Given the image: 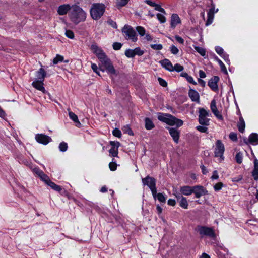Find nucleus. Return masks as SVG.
Wrapping results in <instances>:
<instances>
[{
    "label": "nucleus",
    "mask_w": 258,
    "mask_h": 258,
    "mask_svg": "<svg viewBox=\"0 0 258 258\" xmlns=\"http://www.w3.org/2000/svg\"><path fill=\"white\" fill-rule=\"evenodd\" d=\"M70 20L75 25L86 20L87 14L80 6L74 5L69 15Z\"/></svg>",
    "instance_id": "obj_1"
},
{
    "label": "nucleus",
    "mask_w": 258,
    "mask_h": 258,
    "mask_svg": "<svg viewBox=\"0 0 258 258\" xmlns=\"http://www.w3.org/2000/svg\"><path fill=\"white\" fill-rule=\"evenodd\" d=\"M143 185L147 186L151 190L154 199L156 200L157 199L161 202V193H157V188L156 187V179L149 175L145 178L142 179Z\"/></svg>",
    "instance_id": "obj_2"
},
{
    "label": "nucleus",
    "mask_w": 258,
    "mask_h": 258,
    "mask_svg": "<svg viewBox=\"0 0 258 258\" xmlns=\"http://www.w3.org/2000/svg\"><path fill=\"white\" fill-rule=\"evenodd\" d=\"M106 7L102 3H93L90 10L91 18L95 20H98L103 15Z\"/></svg>",
    "instance_id": "obj_3"
},
{
    "label": "nucleus",
    "mask_w": 258,
    "mask_h": 258,
    "mask_svg": "<svg viewBox=\"0 0 258 258\" xmlns=\"http://www.w3.org/2000/svg\"><path fill=\"white\" fill-rule=\"evenodd\" d=\"M99 61L101 63V66L99 68L100 70L102 72L106 71L108 74L110 75H117L116 71L114 69L110 59L109 58L107 55L99 60Z\"/></svg>",
    "instance_id": "obj_4"
},
{
    "label": "nucleus",
    "mask_w": 258,
    "mask_h": 258,
    "mask_svg": "<svg viewBox=\"0 0 258 258\" xmlns=\"http://www.w3.org/2000/svg\"><path fill=\"white\" fill-rule=\"evenodd\" d=\"M162 122L169 125H175L177 127L181 126L183 124L182 120L167 113L162 114Z\"/></svg>",
    "instance_id": "obj_5"
},
{
    "label": "nucleus",
    "mask_w": 258,
    "mask_h": 258,
    "mask_svg": "<svg viewBox=\"0 0 258 258\" xmlns=\"http://www.w3.org/2000/svg\"><path fill=\"white\" fill-rule=\"evenodd\" d=\"M122 32L126 39H131L134 42L137 41L136 32L132 26L125 25L122 29Z\"/></svg>",
    "instance_id": "obj_6"
},
{
    "label": "nucleus",
    "mask_w": 258,
    "mask_h": 258,
    "mask_svg": "<svg viewBox=\"0 0 258 258\" xmlns=\"http://www.w3.org/2000/svg\"><path fill=\"white\" fill-rule=\"evenodd\" d=\"M197 231L201 237L206 236L211 238H215L216 236L214 230L210 227L198 226Z\"/></svg>",
    "instance_id": "obj_7"
},
{
    "label": "nucleus",
    "mask_w": 258,
    "mask_h": 258,
    "mask_svg": "<svg viewBox=\"0 0 258 258\" xmlns=\"http://www.w3.org/2000/svg\"><path fill=\"white\" fill-rule=\"evenodd\" d=\"M199 122L200 124L205 126L209 125V119L208 118L210 115L209 111L202 108L199 109Z\"/></svg>",
    "instance_id": "obj_8"
},
{
    "label": "nucleus",
    "mask_w": 258,
    "mask_h": 258,
    "mask_svg": "<svg viewBox=\"0 0 258 258\" xmlns=\"http://www.w3.org/2000/svg\"><path fill=\"white\" fill-rule=\"evenodd\" d=\"M224 151L225 148L224 144L220 140H217L216 143V147L214 151L215 156L220 157L221 160H223Z\"/></svg>",
    "instance_id": "obj_9"
},
{
    "label": "nucleus",
    "mask_w": 258,
    "mask_h": 258,
    "mask_svg": "<svg viewBox=\"0 0 258 258\" xmlns=\"http://www.w3.org/2000/svg\"><path fill=\"white\" fill-rule=\"evenodd\" d=\"M35 138L38 143L44 145H46L52 141V139L50 137L43 134H36Z\"/></svg>",
    "instance_id": "obj_10"
},
{
    "label": "nucleus",
    "mask_w": 258,
    "mask_h": 258,
    "mask_svg": "<svg viewBox=\"0 0 258 258\" xmlns=\"http://www.w3.org/2000/svg\"><path fill=\"white\" fill-rule=\"evenodd\" d=\"M175 196L177 198L178 202L180 206L183 209H187L188 207V204L187 199L180 194L176 193L175 194Z\"/></svg>",
    "instance_id": "obj_11"
},
{
    "label": "nucleus",
    "mask_w": 258,
    "mask_h": 258,
    "mask_svg": "<svg viewBox=\"0 0 258 258\" xmlns=\"http://www.w3.org/2000/svg\"><path fill=\"white\" fill-rule=\"evenodd\" d=\"M193 193L195 194L197 198H199L201 196L207 194V191L201 186H195L193 187Z\"/></svg>",
    "instance_id": "obj_12"
},
{
    "label": "nucleus",
    "mask_w": 258,
    "mask_h": 258,
    "mask_svg": "<svg viewBox=\"0 0 258 258\" xmlns=\"http://www.w3.org/2000/svg\"><path fill=\"white\" fill-rule=\"evenodd\" d=\"M169 133L170 136L172 137L173 141L176 143H178L179 142L180 137V132L178 130L173 127L168 128Z\"/></svg>",
    "instance_id": "obj_13"
},
{
    "label": "nucleus",
    "mask_w": 258,
    "mask_h": 258,
    "mask_svg": "<svg viewBox=\"0 0 258 258\" xmlns=\"http://www.w3.org/2000/svg\"><path fill=\"white\" fill-rule=\"evenodd\" d=\"M181 21L179 16L176 14H173L171 17L170 25L171 28H175L178 24H181Z\"/></svg>",
    "instance_id": "obj_14"
},
{
    "label": "nucleus",
    "mask_w": 258,
    "mask_h": 258,
    "mask_svg": "<svg viewBox=\"0 0 258 258\" xmlns=\"http://www.w3.org/2000/svg\"><path fill=\"white\" fill-rule=\"evenodd\" d=\"M72 7L69 4H63L59 6L57 9V13L59 15H64L71 10Z\"/></svg>",
    "instance_id": "obj_15"
},
{
    "label": "nucleus",
    "mask_w": 258,
    "mask_h": 258,
    "mask_svg": "<svg viewBox=\"0 0 258 258\" xmlns=\"http://www.w3.org/2000/svg\"><path fill=\"white\" fill-rule=\"evenodd\" d=\"M44 81H40L39 80H35L32 83V86L39 91H42L45 93L47 91L44 87Z\"/></svg>",
    "instance_id": "obj_16"
},
{
    "label": "nucleus",
    "mask_w": 258,
    "mask_h": 258,
    "mask_svg": "<svg viewBox=\"0 0 258 258\" xmlns=\"http://www.w3.org/2000/svg\"><path fill=\"white\" fill-rule=\"evenodd\" d=\"M216 104V101L215 100H213L211 101L210 105L211 111L217 118L219 119H222V116L218 111Z\"/></svg>",
    "instance_id": "obj_17"
},
{
    "label": "nucleus",
    "mask_w": 258,
    "mask_h": 258,
    "mask_svg": "<svg viewBox=\"0 0 258 258\" xmlns=\"http://www.w3.org/2000/svg\"><path fill=\"white\" fill-rule=\"evenodd\" d=\"M188 95L192 101L200 102V95L197 91L190 89L188 92Z\"/></svg>",
    "instance_id": "obj_18"
},
{
    "label": "nucleus",
    "mask_w": 258,
    "mask_h": 258,
    "mask_svg": "<svg viewBox=\"0 0 258 258\" xmlns=\"http://www.w3.org/2000/svg\"><path fill=\"white\" fill-rule=\"evenodd\" d=\"M219 80V77L217 76L214 77L208 82V86L213 91H217L218 90L217 83Z\"/></svg>",
    "instance_id": "obj_19"
},
{
    "label": "nucleus",
    "mask_w": 258,
    "mask_h": 258,
    "mask_svg": "<svg viewBox=\"0 0 258 258\" xmlns=\"http://www.w3.org/2000/svg\"><path fill=\"white\" fill-rule=\"evenodd\" d=\"M36 76L37 78L35 80H39L40 81H44L45 78L46 77V72L45 70L41 67L36 72Z\"/></svg>",
    "instance_id": "obj_20"
},
{
    "label": "nucleus",
    "mask_w": 258,
    "mask_h": 258,
    "mask_svg": "<svg viewBox=\"0 0 258 258\" xmlns=\"http://www.w3.org/2000/svg\"><path fill=\"white\" fill-rule=\"evenodd\" d=\"M180 195L185 196H189L193 193V187L189 186H183L180 187Z\"/></svg>",
    "instance_id": "obj_21"
},
{
    "label": "nucleus",
    "mask_w": 258,
    "mask_h": 258,
    "mask_svg": "<svg viewBox=\"0 0 258 258\" xmlns=\"http://www.w3.org/2000/svg\"><path fill=\"white\" fill-rule=\"evenodd\" d=\"M47 185L50 187L54 190L59 192L61 195H63V193L66 192V190L63 189L60 186L56 184L51 180L49 182Z\"/></svg>",
    "instance_id": "obj_22"
},
{
    "label": "nucleus",
    "mask_w": 258,
    "mask_h": 258,
    "mask_svg": "<svg viewBox=\"0 0 258 258\" xmlns=\"http://www.w3.org/2000/svg\"><path fill=\"white\" fill-rule=\"evenodd\" d=\"M69 116L70 118L74 122L77 127H80L81 126V124L79 121L78 116L74 113L71 111L69 112Z\"/></svg>",
    "instance_id": "obj_23"
},
{
    "label": "nucleus",
    "mask_w": 258,
    "mask_h": 258,
    "mask_svg": "<svg viewBox=\"0 0 258 258\" xmlns=\"http://www.w3.org/2000/svg\"><path fill=\"white\" fill-rule=\"evenodd\" d=\"M162 66L169 71H173V66L170 61L167 59L162 60Z\"/></svg>",
    "instance_id": "obj_24"
},
{
    "label": "nucleus",
    "mask_w": 258,
    "mask_h": 258,
    "mask_svg": "<svg viewBox=\"0 0 258 258\" xmlns=\"http://www.w3.org/2000/svg\"><path fill=\"white\" fill-rule=\"evenodd\" d=\"M249 142L253 145L258 144V134L256 133H252L250 135L248 139Z\"/></svg>",
    "instance_id": "obj_25"
},
{
    "label": "nucleus",
    "mask_w": 258,
    "mask_h": 258,
    "mask_svg": "<svg viewBox=\"0 0 258 258\" xmlns=\"http://www.w3.org/2000/svg\"><path fill=\"white\" fill-rule=\"evenodd\" d=\"M252 176L255 180H258V160L256 158L254 160V169L252 171Z\"/></svg>",
    "instance_id": "obj_26"
},
{
    "label": "nucleus",
    "mask_w": 258,
    "mask_h": 258,
    "mask_svg": "<svg viewBox=\"0 0 258 258\" xmlns=\"http://www.w3.org/2000/svg\"><path fill=\"white\" fill-rule=\"evenodd\" d=\"M145 128L146 130H150L154 127V124L152 120L150 118L148 117H146L145 119Z\"/></svg>",
    "instance_id": "obj_27"
},
{
    "label": "nucleus",
    "mask_w": 258,
    "mask_h": 258,
    "mask_svg": "<svg viewBox=\"0 0 258 258\" xmlns=\"http://www.w3.org/2000/svg\"><path fill=\"white\" fill-rule=\"evenodd\" d=\"M238 130L241 133H243L245 127V123L243 118L241 116L239 118V121L237 124Z\"/></svg>",
    "instance_id": "obj_28"
},
{
    "label": "nucleus",
    "mask_w": 258,
    "mask_h": 258,
    "mask_svg": "<svg viewBox=\"0 0 258 258\" xmlns=\"http://www.w3.org/2000/svg\"><path fill=\"white\" fill-rule=\"evenodd\" d=\"M180 76L184 78H185L186 80L189 83H191L194 85L197 84V83L195 81V80H194V78L191 76L188 75V74L187 73L182 72L181 73Z\"/></svg>",
    "instance_id": "obj_29"
},
{
    "label": "nucleus",
    "mask_w": 258,
    "mask_h": 258,
    "mask_svg": "<svg viewBox=\"0 0 258 258\" xmlns=\"http://www.w3.org/2000/svg\"><path fill=\"white\" fill-rule=\"evenodd\" d=\"M32 172L35 176L40 177L44 173V172L40 169L38 166L34 167L32 169Z\"/></svg>",
    "instance_id": "obj_30"
},
{
    "label": "nucleus",
    "mask_w": 258,
    "mask_h": 258,
    "mask_svg": "<svg viewBox=\"0 0 258 258\" xmlns=\"http://www.w3.org/2000/svg\"><path fill=\"white\" fill-rule=\"evenodd\" d=\"M94 54H96L99 60L101 59L104 57L106 56L104 51L100 48H98V49H97L96 51L94 52Z\"/></svg>",
    "instance_id": "obj_31"
},
{
    "label": "nucleus",
    "mask_w": 258,
    "mask_h": 258,
    "mask_svg": "<svg viewBox=\"0 0 258 258\" xmlns=\"http://www.w3.org/2000/svg\"><path fill=\"white\" fill-rule=\"evenodd\" d=\"M122 130L124 134H127L130 136H134V135L132 128L128 125L124 126Z\"/></svg>",
    "instance_id": "obj_32"
},
{
    "label": "nucleus",
    "mask_w": 258,
    "mask_h": 258,
    "mask_svg": "<svg viewBox=\"0 0 258 258\" xmlns=\"http://www.w3.org/2000/svg\"><path fill=\"white\" fill-rule=\"evenodd\" d=\"M130 0H117L116 7L119 9L122 7L125 6Z\"/></svg>",
    "instance_id": "obj_33"
},
{
    "label": "nucleus",
    "mask_w": 258,
    "mask_h": 258,
    "mask_svg": "<svg viewBox=\"0 0 258 258\" xmlns=\"http://www.w3.org/2000/svg\"><path fill=\"white\" fill-rule=\"evenodd\" d=\"M214 18V14H213V12H208V19L207 22L206 23V25L208 26L212 24L213 22V19Z\"/></svg>",
    "instance_id": "obj_34"
},
{
    "label": "nucleus",
    "mask_w": 258,
    "mask_h": 258,
    "mask_svg": "<svg viewBox=\"0 0 258 258\" xmlns=\"http://www.w3.org/2000/svg\"><path fill=\"white\" fill-rule=\"evenodd\" d=\"M194 47L197 52H198L201 56H205L206 55V50L204 48L196 45H194Z\"/></svg>",
    "instance_id": "obj_35"
},
{
    "label": "nucleus",
    "mask_w": 258,
    "mask_h": 258,
    "mask_svg": "<svg viewBox=\"0 0 258 258\" xmlns=\"http://www.w3.org/2000/svg\"><path fill=\"white\" fill-rule=\"evenodd\" d=\"M58 148H59L60 151H61L62 152H64L68 149V144L67 143H66L64 142H61L59 144Z\"/></svg>",
    "instance_id": "obj_36"
},
{
    "label": "nucleus",
    "mask_w": 258,
    "mask_h": 258,
    "mask_svg": "<svg viewBox=\"0 0 258 258\" xmlns=\"http://www.w3.org/2000/svg\"><path fill=\"white\" fill-rule=\"evenodd\" d=\"M63 61V56L59 54H57L53 60V63L54 64H56L59 62H62Z\"/></svg>",
    "instance_id": "obj_37"
},
{
    "label": "nucleus",
    "mask_w": 258,
    "mask_h": 258,
    "mask_svg": "<svg viewBox=\"0 0 258 258\" xmlns=\"http://www.w3.org/2000/svg\"><path fill=\"white\" fill-rule=\"evenodd\" d=\"M39 178L42 181H43L47 185L51 181L49 176L44 173Z\"/></svg>",
    "instance_id": "obj_38"
},
{
    "label": "nucleus",
    "mask_w": 258,
    "mask_h": 258,
    "mask_svg": "<svg viewBox=\"0 0 258 258\" xmlns=\"http://www.w3.org/2000/svg\"><path fill=\"white\" fill-rule=\"evenodd\" d=\"M125 55L128 58H133L135 56L133 49H127L125 51Z\"/></svg>",
    "instance_id": "obj_39"
},
{
    "label": "nucleus",
    "mask_w": 258,
    "mask_h": 258,
    "mask_svg": "<svg viewBox=\"0 0 258 258\" xmlns=\"http://www.w3.org/2000/svg\"><path fill=\"white\" fill-rule=\"evenodd\" d=\"M136 30L140 36H143L145 35L146 30L144 27L139 26L136 27Z\"/></svg>",
    "instance_id": "obj_40"
},
{
    "label": "nucleus",
    "mask_w": 258,
    "mask_h": 258,
    "mask_svg": "<svg viewBox=\"0 0 258 258\" xmlns=\"http://www.w3.org/2000/svg\"><path fill=\"white\" fill-rule=\"evenodd\" d=\"M114 160V159H113L112 161L110 162L109 164V169L112 171H115L117 169V163H116V162L113 161Z\"/></svg>",
    "instance_id": "obj_41"
},
{
    "label": "nucleus",
    "mask_w": 258,
    "mask_h": 258,
    "mask_svg": "<svg viewBox=\"0 0 258 258\" xmlns=\"http://www.w3.org/2000/svg\"><path fill=\"white\" fill-rule=\"evenodd\" d=\"M109 153L113 157H117L118 156V149L111 148L109 150Z\"/></svg>",
    "instance_id": "obj_42"
},
{
    "label": "nucleus",
    "mask_w": 258,
    "mask_h": 258,
    "mask_svg": "<svg viewBox=\"0 0 258 258\" xmlns=\"http://www.w3.org/2000/svg\"><path fill=\"white\" fill-rule=\"evenodd\" d=\"M134 52L135 53V55L141 56L142 55L144 52L143 50H141L140 47H136L134 49H133Z\"/></svg>",
    "instance_id": "obj_43"
},
{
    "label": "nucleus",
    "mask_w": 258,
    "mask_h": 258,
    "mask_svg": "<svg viewBox=\"0 0 258 258\" xmlns=\"http://www.w3.org/2000/svg\"><path fill=\"white\" fill-rule=\"evenodd\" d=\"M65 35L66 37L71 39H73L74 38V33L71 30H66L65 32Z\"/></svg>",
    "instance_id": "obj_44"
},
{
    "label": "nucleus",
    "mask_w": 258,
    "mask_h": 258,
    "mask_svg": "<svg viewBox=\"0 0 258 258\" xmlns=\"http://www.w3.org/2000/svg\"><path fill=\"white\" fill-rule=\"evenodd\" d=\"M218 64H219L220 67V69L222 72H223L224 74H227L228 72L226 69V68L224 64L223 63V62L221 60H218Z\"/></svg>",
    "instance_id": "obj_45"
},
{
    "label": "nucleus",
    "mask_w": 258,
    "mask_h": 258,
    "mask_svg": "<svg viewBox=\"0 0 258 258\" xmlns=\"http://www.w3.org/2000/svg\"><path fill=\"white\" fill-rule=\"evenodd\" d=\"M112 134L116 137L120 138L121 137V132L118 128H115L112 131Z\"/></svg>",
    "instance_id": "obj_46"
},
{
    "label": "nucleus",
    "mask_w": 258,
    "mask_h": 258,
    "mask_svg": "<svg viewBox=\"0 0 258 258\" xmlns=\"http://www.w3.org/2000/svg\"><path fill=\"white\" fill-rule=\"evenodd\" d=\"M242 154L240 152L237 153L235 156V159L237 163L240 164L242 162Z\"/></svg>",
    "instance_id": "obj_47"
},
{
    "label": "nucleus",
    "mask_w": 258,
    "mask_h": 258,
    "mask_svg": "<svg viewBox=\"0 0 258 258\" xmlns=\"http://www.w3.org/2000/svg\"><path fill=\"white\" fill-rule=\"evenodd\" d=\"M111 148L118 149L119 147L120 146V143L118 141H112L109 142Z\"/></svg>",
    "instance_id": "obj_48"
},
{
    "label": "nucleus",
    "mask_w": 258,
    "mask_h": 258,
    "mask_svg": "<svg viewBox=\"0 0 258 258\" xmlns=\"http://www.w3.org/2000/svg\"><path fill=\"white\" fill-rule=\"evenodd\" d=\"M122 44L120 42H114L112 45L113 49L115 50H119L121 49Z\"/></svg>",
    "instance_id": "obj_49"
},
{
    "label": "nucleus",
    "mask_w": 258,
    "mask_h": 258,
    "mask_svg": "<svg viewBox=\"0 0 258 258\" xmlns=\"http://www.w3.org/2000/svg\"><path fill=\"white\" fill-rule=\"evenodd\" d=\"M183 67L178 63H177L174 66H173V71H175L177 72H179L183 71Z\"/></svg>",
    "instance_id": "obj_50"
},
{
    "label": "nucleus",
    "mask_w": 258,
    "mask_h": 258,
    "mask_svg": "<svg viewBox=\"0 0 258 258\" xmlns=\"http://www.w3.org/2000/svg\"><path fill=\"white\" fill-rule=\"evenodd\" d=\"M171 53L174 55L177 54L179 52V49L174 45H172L170 47Z\"/></svg>",
    "instance_id": "obj_51"
},
{
    "label": "nucleus",
    "mask_w": 258,
    "mask_h": 258,
    "mask_svg": "<svg viewBox=\"0 0 258 258\" xmlns=\"http://www.w3.org/2000/svg\"><path fill=\"white\" fill-rule=\"evenodd\" d=\"M196 128L198 131L201 133H206L208 130V128L207 127L200 125L197 126Z\"/></svg>",
    "instance_id": "obj_52"
},
{
    "label": "nucleus",
    "mask_w": 258,
    "mask_h": 258,
    "mask_svg": "<svg viewBox=\"0 0 258 258\" xmlns=\"http://www.w3.org/2000/svg\"><path fill=\"white\" fill-rule=\"evenodd\" d=\"M91 68L95 73H96L99 76H100L99 72L98 71L99 69H98V67L96 65V64L92 63Z\"/></svg>",
    "instance_id": "obj_53"
},
{
    "label": "nucleus",
    "mask_w": 258,
    "mask_h": 258,
    "mask_svg": "<svg viewBox=\"0 0 258 258\" xmlns=\"http://www.w3.org/2000/svg\"><path fill=\"white\" fill-rule=\"evenodd\" d=\"M215 51L220 56H221L224 53L223 48L220 46H216L215 47Z\"/></svg>",
    "instance_id": "obj_54"
},
{
    "label": "nucleus",
    "mask_w": 258,
    "mask_h": 258,
    "mask_svg": "<svg viewBox=\"0 0 258 258\" xmlns=\"http://www.w3.org/2000/svg\"><path fill=\"white\" fill-rule=\"evenodd\" d=\"M107 23L111 26L113 28H117V25L116 23L112 20V19H109L107 21Z\"/></svg>",
    "instance_id": "obj_55"
},
{
    "label": "nucleus",
    "mask_w": 258,
    "mask_h": 258,
    "mask_svg": "<svg viewBox=\"0 0 258 258\" xmlns=\"http://www.w3.org/2000/svg\"><path fill=\"white\" fill-rule=\"evenodd\" d=\"M224 60L227 62L228 64H230V60L229 59V55L227 54L224 53L221 56Z\"/></svg>",
    "instance_id": "obj_56"
},
{
    "label": "nucleus",
    "mask_w": 258,
    "mask_h": 258,
    "mask_svg": "<svg viewBox=\"0 0 258 258\" xmlns=\"http://www.w3.org/2000/svg\"><path fill=\"white\" fill-rule=\"evenodd\" d=\"M222 186H223L222 183V182H219V183H216L214 185V188L215 190L218 191V190H220L222 188Z\"/></svg>",
    "instance_id": "obj_57"
},
{
    "label": "nucleus",
    "mask_w": 258,
    "mask_h": 258,
    "mask_svg": "<svg viewBox=\"0 0 258 258\" xmlns=\"http://www.w3.org/2000/svg\"><path fill=\"white\" fill-rule=\"evenodd\" d=\"M150 46H151V47L152 48H153L154 50H161V44H151Z\"/></svg>",
    "instance_id": "obj_58"
},
{
    "label": "nucleus",
    "mask_w": 258,
    "mask_h": 258,
    "mask_svg": "<svg viewBox=\"0 0 258 258\" xmlns=\"http://www.w3.org/2000/svg\"><path fill=\"white\" fill-rule=\"evenodd\" d=\"M229 138L233 141H236L237 140V134L234 133H231L229 135Z\"/></svg>",
    "instance_id": "obj_59"
},
{
    "label": "nucleus",
    "mask_w": 258,
    "mask_h": 258,
    "mask_svg": "<svg viewBox=\"0 0 258 258\" xmlns=\"http://www.w3.org/2000/svg\"><path fill=\"white\" fill-rule=\"evenodd\" d=\"M175 38L176 40L180 44L184 43V41L182 37H181L178 35H176L175 36Z\"/></svg>",
    "instance_id": "obj_60"
},
{
    "label": "nucleus",
    "mask_w": 258,
    "mask_h": 258,
    "mask_svg": "<svg viewBox=\"0 0 258 258\" xmlns=\"http://www.w3.org/2000/svg\"><path fill=\"white\" fill-rule=\"evenodd\" d=\"M219 177V176H218V172L217 171H214L213 173V175L212 176H211V178L212 179H217Z\"/></svg>",
    "instance_id": "obj_61"
},
{
    "label": "nucleus",
    "mask_w": 258,
    "mask_h": 258,
    "mask_svg": "<svg viewBox=\"0 0 258 258\" xmlns=\"http://www.w3.org/2000/svg\"><path fill=\"white\" fill-rule=\"evenodd\" d=\"M212 7L209 10L208 12H213V14H214L215 13H217L218 11V9H215V6L214 5L212 4Z\"/></svg>",
    "instance_id": "obj_62"
},
{
    "label": "nucleus",
    "mask_w": 258,
    "mask_h": 258,
    "mask_svg": "<svg viewBox=\"0 0 258 258\" xmlns=\"http://www.w3.org/2000/svg\"><path fill=\"white\" fill-rule=\"evenodd\" d=\"M91 50H92L93 52L94 53L96 51L98 48V46L96 44H92L91 46Z\"/></svg>",
    "instance_id": "obj_63"
},
{
    "label": "nucleus",
    "mask_w": 258,
    "mask_h": 258,
    "mask_svg": "<svg viewBox=\"0 0 258 258\" xmlns=\"http://www.w3.org/2000/svg\"><path fill=\"white\" fill-rule=\"evenodd\" d=\"M168 205H169L170 206H173L175 205L176 201H175V200H174L173 199H169L168 201Z\"/></svg>",
    "instance_id": "obj_64"
}]
</instances>
